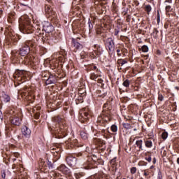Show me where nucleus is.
Instances as JSON below:
<instances>
[{
  "mask_svg": "<svg viewBox=\"0 0 179 179\" xmlns=\"http://www.w3.org/2000/svg\"><path fill=\"white\" fill-rule=\"evenodd\" d=\"M19 28L20 31L26 33L27 34H31V33L34 31V29L30 24V20L26 18L24 16H22L19 19Z\"/></svg>",
  "mask_w": 179,
  "mask_h": 179,
  "instance_id": "nucleus-1",
  "label": "nucleus"
},
{
  "mask_svg": "<svg viewBox=\"0 0 179 179\" xmlns=\"http://www.w3.org/2000/svg\"><path fill=\"white\" fill-rule=\"evenodd\" d=\"M36 44L33 41H27L20 50V55L24 57L30 52V47H35Z\"/></svg>",
  "mask_w": 179,
  "mask_h": 179,
  "instance_id": "nucleus-2",
  "label": "nucleus"
},
{
  "mask_svg": "<svg viewBox=\"0 0 179 179\" xmlns=\"http://www.w3.org/2000/svg\"><path fill=\"white\" fill-rule=\"evenodd\" d=\"M111 121V117L108 113L102 112V113L98 117L96 122L99 125H106L108 122Z\"/></svg>",
  "mask_w": 179,
  "mask_h": 179,
  "instance_id": "nucleus-3",
  "label": "nucleus"
},
{
  "mask_svg": "<svg viewBox=\"0 0 179 179\" xmlns=\"http://www.w3.org/2000/svg\"><path fill=\"white\" fill-rule=\"evenodd\" d=\"M105 45L107 47L109 52V55H113L115 52V43L113 38H108L106 40Z\"/></svg>",
  "mask_w": 179,
  "mask_h": 179,
  "instance_id": "nucleus-4",
  "label": "nucleus"
},
{
  "mask_svg": "<svg viewBox=\"0 0 179 179\" xmlns=\"http://www.w3.org/2000/svg\"><path fill=\"white\" fill-rule=\"evenodd\" d=\"M89 117H90V115H89V112H87V109H82L80 111V120L81 122H85V121L89 120Z\"/></svg>",
  "mask_w": 179,
  "mask_h": 179,
  "instance_id": "nucleus-5",
  "label": "nucleus"
},
{
  "mask_svg": "<svg viewBox=\"0 0 179 179\" xmlns=\"http://www.w3.org/2000/svg\"><path fill=\"white\" fill-rule=\"evenodd\" d=\"M17 73H18V78H17ZM24 75H26L25 71H19L18 72H15V78L17 80H22V82H24Z\"/></svg>",
  "mask_w": 179,
  "mask_h": 179,
  "instance_id": "nucleus-6",
  "label": "nucleus"
},
{
  "mask_svg": "<svg viewBox=\"0 0 179 179\" xmlns=\"http://www.w3.org/2000/svg\"><path fill=\"white\" fill-rule=\"evenodd\" d=\"M10 122L13 125H20L22 122V119H20L19 116L15 115L10 117Z\"/></svg>",
  "mask_w": 179,
  "mask_h": 179,
  "instance_id": "nucleus-7",
  "label": "nucleus"
},
{
  "mask_svg": "<svg viewBox=\"0 0 179 179\" xmlns=\"http://www.w3.org/2000/svg\"><path fill=\"white\" fill-rule=\"evenodd\" d=\"M22 134L25 138H29L31 134V131L27 126H24L22 129Z\"/></svg>",
  "mask_w": 179,
  "mask_h": 179,
  "instance_id": "nucleus-8",
  "label": "nucleus"
},
{
  "mask_svg": "<svg viewBox=\"0 0 179 179\" xmlns=\"http://www.w3.org/2000/svg\"><path fill=\"white\" fill-rule=\"evenodd\" d=\"M44 80H46V85H52L57 82V78L51 75L48 76V78H45Z\"/></svg>",
  "mask_w": 179,
  "mask_h": 179,
  "instance_id": "nucleus-9",
  "label": "nucleus"
},
{
  "mask_svg": "<svg viewBox=\"0 0 179 179\" xmlns=\"http://www.w3.org/2000/svg\"><path fill=\"white\" fill-rule=\"evenodd\" d=\"M112 108L113 106H111V103L110 102H106L103 105V110L102 113H108V114H110V111H111Z\"/></svg>",
  "mask_w": 179,
  "mask_h": 179,
  "instance_id": "nucleus-10",
  "label": "nucleus"
},
{
  "mask_svg": "<svg viewBox=\"0 0 179 179\" xmlns=\"http://www.w3.org/2000/svg\"><path fill=\"white\" fill-rule=\"evenodd\" d=\"M57 170L59 171H61V173H63V174H69V169L66 167V166L64 164H61L58 168Z\"/></svg>",
  "mask_w": 179,
  "mask_h": 179,
  "instance_id": "nucleus-11",
  "label": "nucleus"
},
{
  "mask_svg": "<svg viewBox=\"0 0 179 179\" xmlns=\"http://www.w3.org/2000/svg\"><path fill=\"white\" fill-rule=\"evenodd\" d=\"M72 45H73L75 50H80L81 48H83V45L79 43V42L76 41L75 38L72 39Z\"/></svg>",
  "mask_w": 179,
  "mask_h": 179,
  "instance_id": "nucleus-12",
  "label": "nucleus"
},
{
  "mask_svg": "<svg viewBox=\"0 0 179 179\" xmlns=\"http://www.w3.org/2000/svg\"><path fill=\"white\" fill-rule=\"evenodd\" d=\"M45 12L49 16H52L53 15H55V12L52 10L51 6H45Z\"/></svg>",
  "mask_w": 179,
  "mask_h": 179,
  "instance_id": "nucleus-13",
  "label": "nucleus"
},
{
  "mask_svg": "<svg viewBox=\"0 0 179 179\" xmlns=\"http://www.w3.org/2000/svg\"><path fill=\"white\" fill-rule=\"evenodd\" d=\"M52 121L53 122H57V124H59V125H61V122H62V117L59 116H55L52 118Z\"/></svg>",
  "mask_w": 179,
  "mask_h": 179,
  "instance_id": "nucleus-14",
  "label": "nucleus"
},
{
  "mask_svg": "<svg viewBox=\"0 0 179 179\" xmlns=\"http://www.w3.org/2000/svg\"><path fill=\"white\" fill-rule=\"evenodd\" d=\"M136 146L139 148V151L143 150L142 145H143V141L142 140H138L136 141Z\"/></svg>",
  "mask_w": 179,
  "mask_h": 179,
  "instance_id": "nucleus-15",
  "label": "nucleus"
},
{
  "mask_svg": "<svg viewBox=\"0 0 179 179\" xmlns=\"http://www.w3.org/2000/svg\"><path fill=\"white\" fill-rule=\"evenodd\" d=\"M44 30L46 31V33H51L54 31V27L52 25L45 27Z\"/></svg>",
  "mask_w": 179,
  "mask_h": 179,
  "instance_id": "nucleus-16",
  "label": "nucleus"
},
{
  "mask_svg": "<svg viewBox=\"0 0 179 179\" xmlns=\"http://www.w3.org/2000/svg\"><path fill=\"white\" fill-rule=\"evenodd\" d=\"M74 177L76 179H80L82 177H85V173L84 172H78L74 173Z\"/></svg>",
  "mask_w": 179,
  "mask_h": 179,
  "instance_id": "nucleus-17",
  "label": "nucleus"
},
{
  "mask_svg": "<svg viewBox=\"0 0 179 179\" xmlns=\"http://www.w3.org/2000/svg\"><path fill=\"white\" fill-rule=\"evenodd\" d=\"M144 143L145 146L148 148H152L153 146V142H152V140H146Z\"/></svg>",
  "mask_w": 179,
  "mask_h": 179,
  "instance_id": "nucleus-18",
  "label": "nucleus"
},
{
  "mask_svg": "<svg viewBox=\"0 0 179 179\" xmlns=\"http://www.w3.org/2000/svg\"><path fill=\"white\" fill-rule=\"evenodd\" d=\"M67 163L70 165L72 166L73 164V163H75V161L76 160L75 158L73 157H67L66 159Z\"/></svg>",
  "mask_w": 179,
  "mask_h": 179,
  "instance_id": "nucleus-19",
  "label": "nucleus"
},
{
  "mask_svg": "<svg viewBox=\"0 0 179 179\" xmlns=\"http://www.w3.org/2000/svg\"><path fill=\"white\" fill-rule=\"evenodd\" d=\"M117 64H119V65H121V66L125 65V64H128V61H127V59H120L117 61Z\"/></svg>",
  "mask_w": 179,
  "mask_h": 179,
  "instance_id": "nucleus-20",
  "label": "nucleus"
},
{
  "mask_svg": "<svg viewBox=\"0 0 179 179\" xmlns=\"http://www.w3.org/2000/svg\"><path fill=\"white\" fill-rule=\"evenodd\" d=\"M3 101H5V103H8L9 101H10V96H9V95L4 94H3Z\"/></svg>",
  "mask_w": 179,
  "mask_h": 179,
  "instance_id": "nucleus-21",
  "label": "nucleus"
},
{
  "mask_svg": "<svg viewBox=\"0 0 179 179\" xmlns=\"http://www.w3.org/2000/svg\"><path fill=\"white\" fill-rule=\"evenodd\" d=\"M131 84V81H129V80L127 79L125 80L122 85L123 86H124V87H129V85Z\"/></svg>",
  "mask_w": 179,
  "mask_h": 179,
  "instance_id": "nucleus-22",
  "label": "nucleus"
},
{
  "mask_svg": "<svg viewBox=\"0 0 179 179\" xmlns=\"http://www.w3.org/2000/svg\"><path fill=\"white\" fill-rule=\"evenodd\" d=\"M80 135L83 139H87V133H86L85 131H81Z\"/></svg>",
  "mask_w": 179,
  "mask_h": 179,
  "instance_id": "nucleus-23",
  "label": "nucleus"
},
{
  "mask_svg": "<svg viewBox=\"0 0 179 179\" xmlns=\"http://www.w3.org/2000/svg\"><path fill=\"white\" fill-rule=\"evenodd\" d=\"M122 126L125 129H131V128H132V126H131L129 123H123Z\"/></svg>",
  "mask_w": 179,
  "mask_h": 179,
  "instance_id": "nucleus-24",
  "label": "nucleus"
},
{
  "mask_svg": "<svg viewBox=\"0 0 179 179\" xmlns=\"http://www.w3.org/2000/svg\"><path fill=\"white\" fill-rule=\"evenodd\" d=\"M98 78L99 76L96 75V73H92L90 75V79H92V80H96Z\"/></svg>",
  "mask_w": 179,
  "mask_h": 179,
  "instance_id": "nucleus-25",
  "label": "nucleus"
},
{
  "mask_svg": "<svg viewBox=\"0 0 179 179\" xmlns=\"http://www.w3.org/2000/svg\"><path fill=\"white\" fill-rule=\"evenodd\" d=\"M110 129L112 132H117L118 131V127H117V125L113 124L111 126Z\"/></svg>",
  "mask_w": 179,
  "mask_h": 179,
  "instance_id": "nucleus-26",
  "label": "nucleus"
},
{
  "mask_svg": "<svg viewBox=\"0 0 179 179\" xmlns=\"http://www.w3.org/2000/svg\"><path fill=\"white\" fill-rule=\"evenodd\" d=\"M141 50L143 52H148V51H149V48L148 47V45H144L142 46Z\"/></svg>",
  "mask_w": 179,
  "mask_h": 179,
  "instance_id": "nucleus-27",
  "label": "nucleus"
},
{
  "mask_svg": "<svg viewBox=\"0 0 179 179\" xmlns=\"http://www.w3.org/2000/svg\"><path fill=\"white\" fill-rule=\"evenodd\" d=\"M1 178H2L3 179L6 178V171L5 170H2V171H1Z\"/></svg>",
  "mask_w": 179,
  "mask_h": 179,
  "instance_id": "nucleus-28",
  "label": "nucleus"
},
{
  "mask_svg": "<svg viewBox=\"0 0 179 179\" xmlns=\"http://www.w3.org/2000/svg\"><path fill=\"white\" fill-rule=\"evenodd\" d=\"M145 10L149 13L152 10V6H150V5L145 6Z\"/></svg>",
  "mask_w": 179,
  "mask_h": 179,
  "instance_id": "nucleus-29",
  "label": "nucleus"
},
{
  "mask_svg": "<svg viewBox=\"0 0 179 179\" xmlns=\"http://www.w3.org/2000/svg\"><path fill=\"white\" fill-rule=\"evenodd\" d=\"M167 136H169V134L166 131L163 132L162 134V139H167Z\"/></svg>",
  "mask_w": 179,
  "mask_h": 179,
  "instance_id": "nucleus-30",
  "label": "nucleus"
},
{
  "mask_svg": "<svg viewBox=\"0 0 179 179\" xmlns=\"http://www.w3.org/2000/svg\"><path fill=\"white\" fill-rule=\"evenodd\" d=\"M25 96H31V97H34V95H33V92H30V90L27 91V92H24Z\"/></svg>",
  "mask_w": 179,
  "mask_h": 179,
  "instance_id": "nucleus-31",
  "label": "nucleus"
},
{
  "mask_svg": "<svg viewBox=\"0 0 179 179\" xmlns=\"http://www.w3.org/2000/svg\"><path fill=\"white\" fill-rule=\"evenodd\" d=\"M65 131H66V129H62V127H60L59 134H63V136H65L66 135L65 134Z\"/></svg>",
  "mask_w": 179,
  "mask_h": 179,
  "instance_id": "nucleus-32",
  "label": "nucleus"
},
{
  "mask_svg": "<svg viewBox=\"0 0 179 179\" xmlns=\"http://www.w3.org/2000/svg\"><path fill=\"white\" fill-rule=\"evenodd\" d=\"M136 167H132L130 169L131 174H135L136 173Z\"/></svg>",
  "mask_w": 179,
  "mask_h": 179,
  "instance_id": "nucleus-33",
  "label": "nucleus"
},
{
  "mask_svg": "<svg viewBox=\"0 0 179 179\" xmlns=\"http://www.w3.org/2000/svg\"><path fill=\"white\" fill-rule=\"evenodd\" d=\"M166 12H171L173 10V8L170 6H166L165 8Z\"/></svg>",
  "mask_w": 179,
  "mask_h": 179,
  "instance_id": "nucleus-34",
  "label": "nucleus"
},
{
  "mask_svg": "<svg viewBox=\"0 0 179 179\" xmlns=\"http://www.w3.org/2000/svg\"><path fill=\"white\" fill-rule=\"evenodd\" d=\"M143 176L145 177V178H149V172L146 170L144 171L143 172Z\"/></svg>",
  "mask_w": 179,
  "mask_h": 179,
  "instance_id": "nucleus-35",
  "label": "nucleus"
},
{
  "mask_svg": "<svg viewBox=\"0 0 179 179\" xmlns=\"http://www.w3.org/2000/svg\"><path fill=\"white\" fill-rule=\"evenodd\" d=\"M164 99V96H163L162 95V94H159V95H158V100H159V101H163Z\"/></svg>",
  "mask_w": 179,
  "mask_h": 179,
  "instance_id": "nucleus-36",
  "label": "nucleus"
},
{
  "mask_svg": "<svg viewBox=\"0 0 179 179\" xmlns=\"http://www.w3.org/2000/svg\"><path fill=\"white\" fill-rule=\"evenodd\" d=\"M48 166L49 169H52V163L50 161H48Z\"/></svg>",
  "mask_w": 179,
  "mask_h": 179,
  "instance_id": "nucleus-37",
  "label": "nucleus"
},
{
  "mask_svg": "<svg viewBox=\"0 0 179 179\" xmlns=\"http://www.w3.org/2000/svg\"><path fill=\"white\" fill-rule=\"evenodd\" d=\"M90 30H92L93 29V24H92V22H88Z\"/></svg>",
  "mask_w": 179,
  "mask_h": 179,
  "instance_id": "nucleus-38",
  "label": "nucleus"
},
{
  "mask_svg": "<svg viewBox=\"0 0 179 179\" xmlns=\"http://www.w3.org/2000/svg\"><path fill=\"white\" fill-rule=\"evenodd\" d=\"M40 117V113H38V112L36 113V115H35V118L36 120H38V118Z\"/></svg>",
  "mask_w": 179,
  "mask_h": 179,
  "instance_id": "nucleus-39",
  "label": "nucleus"
},
{
  "mask_svg": "<svg viewBox=\"0 0 179 179\" xmlns=\"http://www.w3.org/2000/svg\"><path fill=\"white\" fill-rule=\"evenodd\" d=\"M145 160H147V162H148V163H150L152 162V157H148V158H145Z\"/></svg>",
  "mask_w": 179,
  "mask_h": 179,
  "instance_id": "nucleus-40",
  "label": "nucleus"
},
{
  "mask_svg": "<svg viewBox=\"0 0 179 179\" xmlns=\"http://www.w3.org/2000/svg\"><path fill=\"white\" fill-rule=\"evenodd\" d=\"M116 52H117V56H118V57H121V55L120 54V52H121V50H120V49H117V50H116Z\"/></svg>",
  "mask_w": 179,
  "mask_h": 179,
  "instance_id": "nucleus-41",
  "label": "nucleus"
},
{
  "mask_svg": "<svg viewBox=\"0 0 179 179\" xmlns=\"http://www.w3.org/2000/svg\"><path fill=\"white\" fill-rule=\"evenodd\" d=\"M93 160L94 161V162H96V160H99V159H97V156H96V155H93Z\"/></svg>",
  "mask_w": 179,
  "mask_h": 179,
  "instance_id": "nucleus-42",
  "label": "nucleus"
},
{
  "mask_svg": "<svg viewBox=\"0 0 179 179\" xmlns=\"http://www.w3.org/2000/svg\"><path fill=\"white\" fill-rule=\"evenodd\" d=\"M167 2L168 3H171L173 2V0H166L165 3H167Z\"/></svg>",
  "mask_w": 179,
  "mask_h": 179,
  "instance_id": "nucleus-43",
  "label": "nucleus"
},
{
  "mask_svg": "<svg viewBox=\"0 0 179 179\" xmlns=\"http://www.w3.org/2000/svg\"><path fill=\"white\" fill-rule=\"evenodd\" d=\"M97 82H98V83H103V79L99 78V79L97 80Z\"/></svg>",
  "mask_w": 179,
  "mask_h": 179,
  "instance_id": "nucleus-44",
  "label": "nucleus"
},
{
  "mask_svg": "<svg viewBox=\"0 0 179 179\" xmlns=\"http://www.w3.org/2000/svg\"><path fill=\"white\" fill-rule=\"evenodd\" d=\"M157 24L160 23V17H157Z\"/></svg>",
  "mask_w": 179,
  "mask_h": 179,
  "instance_id": "nucleus-45",
  "label": "nucleus"
},
{
  "mask_svg": "<svg viewBox=\"0 0 179 179\" xmlns=\"http://www.w3.org/2000/svg\"><path fill=\"white\" fill-rule=\"evenodd\" d=\"M157 179H162V173H158Z\"/></svg>",
  "mask_w": 179,
  "mask_h": 179,
  "instance_id": "nucleus-46",
  "label": "nucleus"
},
{
  "mask_svg": "<svg viewBox=\"0 0 179 179\" xmlns=\"http://www.w3.org/2000/svg\"><path fill=\"white\" fill-rule=\"evenodd\" d=\"M14 156H15V157H19V153L15 152Z\"/></svg>",
  "mask_w": 179,
  "mask_h": 179,
  "instance_id": "nucleus-47",
  "label": "nucleus"
},
{
  "mask_svg": "<svg viewBox=\"0 0 179 179\" xmlns=\"http://www.w3.org/2000/svg\"><path fill=\"white\" fill-rule=\"evenodd\" d=\"M118 33H120V31H116L115 32V36H118Z\"/></svg>",
  "mask_w": 179,
  "mask_h": 179,
  "instance_id": "nucleus-48",
  "label": "nucleus"
},
{
  "mask_svg": "<svg viewBox=\"0 0 179 179\" xmlns=\"http://www.w3.org/2000/svg\"><path fill=\"white\" fill-rule=\"evenodd\" d=\"M153 163H154V164H156V158H153Z\"/></svg>",
  "mask_w": 179,
  "mask_h": 179,
  "instance_id": "nucleus-49",
  "label": "nucleus"
},
{
  "mask_svg": "<svg viewBox=\"0 0 179 179\" xmlns=\"http://www.w3.org/2000/svg\"><path fill=\"white\" fill-rule=\"evenodd\" d=\"M157 17H160V12L157 10Z\"/></svg>",
  "mask_w": 179,
  "mask_h": 179,
  "instance_id": "nucleus-50",
  "label": "nucleus"
},
{
  "mask_svg": "<svg viewBox=\"0 0 179 179\" xmlns=\"http://www.w3.org/2000/svg\"><path fill=\"white\" fill-rule=\"evenodd\" d=\"M36 110H41V108L40 107V106H38V107H36V108H35Z\"/></svg>",
  "mask_w": 179,
  "mask_h": 179,
  "instance_id": "nucleus-51",
  "label": "nucleus"
},
{
  "mask_svg": "<svg viewBox=\"0 0 179 179\" xmlns=\"http://www.w3.org/2000/svg\"><path fill=\"white\" fill-rule=\"evenodd\" d=\"M93 69H94V71H95V69H97V66H94Z\"/></svg>",
  "mask_w": 179,
  "mask_h": 179,
  "instance_id": "nucleus-52",
  "label": "nucleus"
},
{
  "mask_svg": "<svg viewBox=\"0 0 179 179\" xmlns=\"http://www.w3.org/2000/svg\"><path fill=\"white\" fill-rule=\"evenodd\" d=\"M177 163H178V164H179V157L177 159Z\"/></svg>",
  "mask_w": 179,
  "mask_h": 179,
  "instance_id": "nucleus-53",
  "label": "nucleus"
},
{
  "mask_svg": "<svg viewBox=\"0 0 179 179\" xmlns=\"http://www.w3.org/2000/svg\"><path fill=\"white\" fill-rule=\"evenodd\" d=\"M52 150H57V148H53Z\"/></svg>",
  "mask_w": 179,
  "mask_h": 179,
  "instance_id": "nucleus-54",
  "label": "nucleus"
},
{
  "mask_svg": "<svg viewBox=\"0 0 179 179\" xmlns=\"http://www.w3.org/2000/svg\"><path fill=\"white\" fill-rule=\"evenodd\" d=\"M150 169H153V166H150Z\"/></svg>",
  "mask_w": 179,
  "mask_h": 179,
  "instance_id": "nucleus-55",
  "label": "nucleus"
},
{
  "mask_svg": "<svg viewBox=\"0 0 179 179\" xmlns=\"http://www.w3.org/2000/svg\"><path fill=\"white\" fill-rule=\"evenodd\" d=\"M43 78H47V76H44Z\"/></svg>",
  "mask_w": 179,
  "mask_h": 179,
  "instance_id": "nucleus-56",
  "label": "nucleus"
},
{
  "mask_svg": "<svg viewBox=\"0 0 179 179\" xmlns=\"http://www.w3.org/2000/svg\"><path fill=\"white\" fill-rule=\"evenodd\" d=\"M176 89H178V90H179V87H176Z\"/></svg>",
  "mask_w": 179,
  "mask_h": 179,
  "instance_id": "nucleus-57",
  "label": "nucleus"
},
{
  "mask_svg": "<svg viewBox=\"0 0 179 179\" xmlns=\"http://www.w3.org/2000/svg\"><path fill=\"white\" fill-rule=\"evenodd\" d=\"M134 131H136V129H134Z\"/></svg>",
  "mask_w": 179,
  "mask_h": 179,
  "instance_id": "nucleus-58",
  "label": "nucleus"
},
{
  "mask_svg": "<svg viewBox=\"0 0 179 179\" xmlns=\"http://www.w3.org/2000/svg\"><path fill=\"white\" fill-rule=\"evenodd\" d=\"M55 152H56V153H58V151L56 150Z\"/></svg>",
  "mask_w": 179,
  "mask_h": 179,
  "instance_id": "nucleus-59",
  "label": "nucleus"
},
{
  "mask_svg": "<svg viewBox=\"0 0 179 179\" xmlns=\"http://www.w3.org/2000/svg\"><path fill=\"white\" fill-rule=\"evenodd\" d=\"M47 1H50V0H47Z\"/></svg>",
  "mask_w": 179,
  "mask_h": 179,
  "instance_id": "nucleus-60",
  "label": "nucleus"
}]
</instances>
